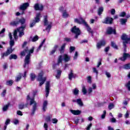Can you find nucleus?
Returning <instances> with one entry per match:
<instances>
[{
  "label": "nucleus",
  "instance_id": "obj_1",
  "mask_svg": "<svg viewBox=\"0 0 130 130\" xmlns=\"http://www.w3.org/2000/svg\"><path fill=\"white\" fill-rule=\"evenodd\" d=\"M30 101L29 105L32 106V108L31 110V115H34L35 114V112L37 110V103L35 101L34 98H31L29 95H27L26 97V103L24 104V103H21L18 105L19 109H24L25 107L27 108L28 105H29V103L28 101Z\"/></svg>",
  "mask_w": 130,
  "mask_h": 130
},
{
  "label": "nucleus",
  "instance_id": "obj_2",
  "mask_svg": "<svg viewBox=\"0 0 130 130\" xmlns=\"http://www.w3.org/2000/svg\"><path fill=\"white\" fill-rule=\"evenodd\" d=\"M34 49L35 48L32 47L30 50H29V47H26L25 49H24L20 53L21 56H25L26 55V53H28L26 55L25 59H24V64L23 65V68L24 69L26 68L27 65H28L30 63V58H31V54L34 52Z\"/></svg>",
  "mask_w": 130,
  "mask_h": 130
},
{
  "label": "nucleus",
  "instance_id": "obj_3",
  "mask_svg": "<svg viewBox=\"0 0 130 130\" xmlns=\"http://www.w3.org/2000/svg\"><path fill=\"white\" fill-rule=\"evenodd\" d=\"M74 22L77 23L79 25H84V26H85V27L86 28L87 31H88L89 33H90L91 35H93V34H94V31L92 30V28L90 27V26L88 25V23H87L86 20H85V19H83L82 17H80L79 19L78 18H75L74 19Z\"/></svg>",
  "mask_w": 130,
  "mask_h": 130
},
{
  "label": "nucleus",
  "instance_id": "obj_4",
  "mask_svg": "<svg viewBox=\"0 0 130 130\" xmlns=\"http://www.w3.org/2000/svg\"><path fill=\"white\" fill-rule=\"evenodd\" d=\"M10 46L7 48V50L5 52L1 54V58H5V57L9 56L11 53H13L15 50V48H13V46L15 45V41L14 40H10L9 42Z\"/></svg>",
  "mask_w": 130,
  "mask_h": 130
},
{
  "label": "nucleus",
  "instance_id": "obj_5",
  "mask_svg": "<svg viewBox=\"0 0 130 130\" xmlns=\"http://www.w3.org/2000/svg\"><path fill=\"white\" fill-rule=\"evenodd\" d=\"M71 32L72 33H73L74 34H75V36L74 37V38L75 39H78L79 35H81V30H80V28L79 27H77V26L75 25L71 29Z\"/></svg>",
  "mask_w": 130,
  "mask_h": 130
},
{
  "label": "nucleus",
  "instance_id": "obj_6",
  "mask_svg": "<svg viewBox=\"0 0 130 130\" xmlns=\"http://www.w3.org/2000/svg\"><path fill=\"white\" fill-rule=\"evenodd\" d=\"M44 25L47 26V27L45 28V30H46V31H48V33H49V32L50 31L51 28L52 27V22H50L48 24V20L47 19V15H46L44 17Z\"/></svg>",
  "mask_w": 130,
  "mask_h": 130
},
{
  "label": "nucleus",
  "instance_id": "obj_7",
  "mask_svg": "<svg viewBox=\"0 0 130 130\" xmlns=\"http://www.w3.org/2000/svg\"><path fill=\"white\" fill-rule=\"evenodd\" d=\"M43 75H44V73H43V71H41L40 73L38 74V81H39L40 82V86L41 87L44 83H45V81H46V77L43 78Z\"/></svg>",
  "mask_w": 130,
  "mask_h": 130
},
{
  "label": "nucleus",
  "instance_id": "obj_8",
  "mask_svg": "<svg viewBox=\"0 0 130 130\" xmlns=\"http://www.w3.org/2000/svg\"><path fill=\"white\" fill-rule=\"evenodd\" d=\"M26 23V19L25 18H22L20 19H19L18 21H14L10 23V25L11 26H17L19 25V24L20 23V25H23V24H25Z\"/></svg>",
  "mask_w": 130,
  "mask_h": 130
},
{
  "label": "nucleus",
  "instance_id": "obj_9",
  "mask_svg": "<svg viewBox=\"0 0 130 130\" xmlns=\"http://www.w3.org/2000/svg\"><path fill=\"white\" fill-rule=\"evenodd\" d=\"M29 6H30V4H29L28 3H23L22 5H20L19 7V10H21V11H22L21 13V15H23V14H24L25 10H27V8Z\"/></svg>",
  "mask_w": 130,
  "mask_h": 130
},
{
  "label": "nucleus",
  "instance_id": "obj_10",
  "mask_svg": "<svg viewBox=\"0 0 130 130\" xmlns=\"http://www.w3.org/2000/svg\"><path fill=\"white\" fill-rule=\"evenodd\" d=\"M106 34H107V35H111V34L116 35V30H115V29H113L111 27H108L106 30Z\"/></svg>",
  "mask_w": 130,
  "mask_h": 130
},
{
  "label": "nucleus",
  "instance_id": "obj_11",
  "mask_svg": "<svg viewBox=\"0 0 130 130\" xmlns=\"http://www.w3.org/2000/svg\"><path fill=\"white\" fill-rule=\"evenodd\" d=\"M50 90V82L47 81L46 83V98H47L49 95V91Z\"/></svg>",
  "mask_w": 130,
  "mask_h": 130
},
{
  "label": "nucleus",
  "instance_id": "obj_12",
  "mask_svg": "<svg viewBox=\"0 0 130 130\" xmlns=\"http://www.w3.org/2000/svg\"><path fill=\"white\" fill-rule=\"evenodd\" d=\"M104 24H109L111 25L113 23V18L109 17H107L103 22Z\"/></svg>",
  "mask_w": 130,
  "mask_h": 130
},
{
  "label": "nucleus",
  "instance_id": "obj_13",
  "mask_svg": "<svg viewBox=\"0 0 130 130\" xmlns=\"http://www.w3.org/2000/svg\"><path fill=\"white\" fill-rule=\"evenodd\" d=\"M106 44V41L105 40H102L96 44V47L98 49H100L102 46H105Z\"/></svg>",
  "mask_w": 130,
  "mask_h": 130
},
{
  "label": "nucleus",
  "instance_id": "obj_14",
  "mask_svg": "<svg viewBox=\"0 0 130 130\" xmlns=\"http://www.w3.org/2000/svg\"><path fill=\"white\" fill-rule=\"evenodd\" d=\"M34 8L35 11H43L44 6H43L42 4L40 5L39 3H37L35 4Z\"/></svg>",
  "mask_w": 130,
  "mask_h": 130
},
{
  "label": "nucleus",
  "instance_id": "obj_15",
  "mask_svg": "<svg viewBox=\"0 0 130 130\" xmlns=\"http://www.w3.org/2000/svg\"><path fill=\"white\" fill-rule=\"evenodd\" d=\"M127 58H130V54L129 53L124 52L123 53V56L120 57L119 59L122 61H125Z\"/></svg>",
  "mask_w": 130,
  "mask_h": 130
},
{
  "label": "nucleus",
  "instance_id": "obj_16",
  "mask_svg": "<svg viewBox=\"0 0 130 130\" xmlns=\"http://www.w3.org/2000/svg\"><path fill=\"white\" fill-rule=\"evenodd\" d=\"M77 77V74H74V71L73 70H70V73L68 75V78L70 80V81H72V79H76Z\"/></svg>",
  "mask_w": 130,
  "mask_h": 130
},
{
  "label": "nucleus",
  "instance_id": "obj_17",
  "mask_svg": "<svg viewBox=\"0 0 130 130\" xmlns=\"http://www.w3.org/2000/svg\"><path fill=\"white\" fill-rule=\"evenodd\" d=\"M25 29H26V24L24 23L22 25H21L20 27L17 28L18 32H23L25 31Z\"/></svg>",
  "mask_w": 130,
  "mask_h": 130
},
{
  "label": "nucleus",
  "instance_id": "obj_18",
  "mask_svg": "<svg viewBox=\"0 0 130 130\" xmlns=\"http://www.w3.org/2000/svg\"><path fill=\"white\" fill-rule=\"evenodd\" d=\"M66 45L67 44L64 43L63 44L61 47L59 49V51L60 52V54H62L64 53V50L66 49Z\"/></svg>",
  "mask_w": 130,
  "mask_h": 130
},
{
  "label": "nucleus",
  "instance_id": "obj_19",
  "mask_svg": "<svg viewBox=\"0 0 130 130\" xmlns=\"http://www.w3.org/2000/svg\"><path fill=\"white\" fill-rule=\"evenodd\" d=\"M70 112L72 114H74V115H80L81 113H82V111L77 110H70Z\"/></svg>",
  "mask_w": 130,
  "mask_h": 130
},
{
  "label": "nucleus",
  "instance_id": "obj_20",
  "mask_svg": "<svg viewBox=\"0 0 130 130\" xmlns=\"http://www.w3.org/2000/svg\"><path fill=\"white\" fill-rule=\"evenodd\" d=\"M40 17H41V13H38L34 20L36 23H39L40 22Z\"/></svg>",
  "mask_w": 130,
  "mask_h": 130
},
{
  "label": "nucleus",
  "instance_id": "obj_21",
  "mask_svg": "<svg viewBox=\"0 0 130 130\" xmlns=\"http://www.w3.org/2000/svg\"><path fill=\"white\" fill-rule=\"evenodd\" d=\"M63 59L65 62H68L71 60V57L67 54H64L63 56Z\"/></svg>",
  "mask_w": 130,
  "mask_h": 130
},
{
  "label": "nucleus",
  "instance_id": "obj_22",
  "mask_svg": "<svg viewBox=\"0 0 130 130\" xmlns=\"http://www.w3.org/2000/svg\"><path fill=\"white\" fill-rule=\"evenodd\" d=\"M57 48H58V45H55L53 47V49L50 52V55H52V54H54L57 50Z\"/></svg>",
  "mask_w": 130,
  "mask_h": 130
},
{
  "label": "nucleus",
  "instance_id": "obj_23",
  "mask_svg": "<svg viewBox=\"0 0 130 130\" xmlns=\"http://www.w3.org/2000/svg\"><path fill=\"white\" fill-rule=\"evenodd\" d=\"M48 104V103L47 101H45L43 103V110L44 112H45V111H46V109H47Z\"/></svg>",
  "mask_w": 130,
  "mask_h": 130
},
{
  "label": "nucleus",
  "instance_id": "obj_24",
  "mask_svg": "<svg viewBox=\"0 0 130 130\" xmlns=\"http://www.w3.org/2000/svg\"><path fill=\"white\" fill-rule=\"evenodd\" d=\"M62 60H63V59L62 58V55H60L58 57L57 64H59V63H62Z\"/></svg>",
  "mask_w": 130,
  "mask_h": 130
},
{
  "label": "nucleus",
  "instance_id": "obj_25",
  "mask_svg": "<svg viewBox=\"0 0 130 130\" xmlns=\"http://www.w3.org/2000/svg\"><path fill=\"white\" fill-rule=\"evenodd\" d=\"M9 59L12 60V59H17L18 58V56L15 54H12L10 55L9 56Z\"/></svg>",
  "mask_w": 130,
  "mask_h": 130
},
{
  "label": "nucleus",
  "instance_id": "obj_26",
  "mask_svg": "<svg viewBox=\"0 0 130 130\" xmlns=\"http://www.w3.org/2000/svg\"><path fill=\"white\" fill-rule=\"evenodd\" d=\"M120 22L121 25H125V24H126V22H127V19L121 18L120 19Z\"/></svg>",
  "mask_w": 130,
  "mask_h": 130
},
{
  "label": "nucleus",
  "instance_id": "obj_27",
  "mask_svg": "<svg viewBox=\"0 0 130 130\" xmlns=\"http://www.w3.org/2000/svg\"><path fill=\"white\" fill-rule=\"evenodd\" d=\"M103 11H104V10L102 7H101L99 8V10L98 12L99 16L102 15V13H103Z\"/></svg>",
  "mask_w": 130,
  "mask_h": 130
},
{
  "label": "nucleus",
  "instance_id": "obj_28",
  "mask_svg": "<svg viewBox=\"0 0 130 130\" xmlns=\"http://www.w3.org/2000/svg\"><path fill=\"white\" fill-rule=\"evenodd\" d=\"M111 45L113 48H114V49H118V47L116 45V44H115L114 42H111Z\"/></svg>",
  "mask_w": 130,
  "mask_h": 130
},
{
  "label": "nucleus",
  "instance_id": "obj_29",
  "mask_svg": "<svg viewBox=\"0 0 130 130\" xmlns=\"http://www.w3.org/2000/svg\"><path fill=\"white\" fill-rule=\"evenodd\" d=\"M30 78L31 81H35V79L36 78V75L34 73H31L30 75Z\"/></svg>",
  "mask_w": 130,
  "mask_h": 130
},
{
  "label": "nucleus",
  "instance_id": "obj_30",
  "mask_svg": "<svg viewBox=\"0 0 130 130\" xmlns=\"http://www.w3.org/2000/svg\"><path fill=\"white\" fill-rule=\"evenodd\" d=\"M69 15L68 14V12H67V10H64L62 13V17L63 18H68L69 17Z\"/></svg>",
  "mask_w": 130,
  "mask_h": 130
},
{
  "label": "nucleus",
  "instance_id": "obj_31",
  "mask_svg": "<svg viewBox=\"0 0 130 130\" xmlns=\"http://www.w3.org/2000/svg\"><path fill=\"white\" fill-rule=\"evenodd\" d=\"M22 79V74L19 73L15 79L16 82H19Z\"/></svg>",
  "mask_w": 130,
  "mask_h": 130
},
{
  "label": "nucleus",
  "instance_id": "obj_32",
  "mask_svg": "<svg viewBox=\"0 0 130 130\" xmlns=\"http://www.w3.org/2000/svg\"><path fill=\"white\" fill-rule=\"evenodd\" d=\"M82 92L83 95H86V94H87V89H86V87L85 86V85H83L82 86Z\"/></svg>",
  "mask_w": 130,
  "mask_h": 130
},
{
  "label": "nucleus",
  "instance_id": "obj_33",
  "mask_svg": "<svg viewBox=\"0 0 130 130\" xmlns=\"http://www.w3.org/2000/svg\"><path fill=\"white\" fill-rule=\"evenodd\" d=\"M77 103L80 106H83L84 104H83V102L82 101V100L81 99H78L77 100Z\"/></svg>",
  "mask_w": 130,
  "mask_h": 130
},
{
  "label": "nucleus",
  "instance_id": "obj_34",
  "mask_svg": "<svg viewBox=\"0 0 130 130\" xmlns=\"http://www.w3.org/2000/svg\"><path fill=\"white\" fill-rule=\"evenodd\" d=\"M14 84L13 80H11L6 82V85L7 86H12Z\"/></svg>",
  "mask_w": 130,
  "mask_h": 130
},
{
  "label": "nucleus",
  "instance_id": "obj_35",
  "mask_svg": "<svg viewBox=\"0 0 130 130\" xmlns=\"http://www.w3.org/2000/svg\"><path fill=\"white\" fill-rule=\"evenodd\" d=\"M9 106H10V104H8L5 106H4L3 108V111H7L8 109H9Z\"/></svg>",
  "mask_w": 130,
  "mask_h": 130
},
{
  "label": "nucleus",
  "instance_id": "obj_36",
  "mask_svg": "<svg viewBox=\"0 0 130 130\" xmlns=\"http://www.w3.org/2000/svg\"><path fill=\"white\" fill-rule=\"evenodd\" d=\"M74 121L75 124H77V125L79 124V122L80 121V117H78L76 119H74Z\"/></svg>",
  "mask_w": 130,
  "mask_h": 130
},
{
  "label": "nucleus",
  "instance_id": "obj_37",
  "mask_svg": "<svg viewBox=\"0 0 130 130\" xmlns=\"http://www.w3.org/2000/svg\"><path fill=\"white\" fill-rule=\"evenodd\" d=\"M125 70H130V63L124 65Z\"/></svg>",
  "mask_w": 130,
  "mask_h": 130
},
{
  "label": "nucleus",
  "instance_id": "obj_38",
  "mask_svg": "<svg viewBox=\"0 0 130 130\" xmlns=\"http://www.w3.org/2000/svg\"><path fill=\"white\" fill-rule=\"evenodd\" d=\"M38 39H39L38 36H36L32 38V42H35L36 41H37L38 40Z\"/></svg>",
  "mask_w": 130,
  "mask_h": 130
},
{
  "label": "nucleus",
  "instance_id": "obj_39",
  "mask_svg": "<svg viewBox=\"0 0 130 130\" xmlns=\"http://www.w3.org/2000/svg\"><path fill=\"white\" fill-rule=\"evenodd\" d=\"M106 116V110H104L103 111V114L101 116V118L102 119H104V118H105Z\"/></svg>",
  "mask_w": 130,
  "mask_h": 130
},
{
  "label": "nucleus",
  "instance_id": "obj_40",
  "mask_svg": "<svg viewBox=\"0 0 130 130\" xmlns=\"http://www.w3.org/2000/svg\"><path fill=\"white\" fill-rule=\"evenodd\" d=\"M73 93L74 95H78L79 94V89L75 88L73 90Z\"/></svg>",
  "mask_w": 130,
  "mask_h": 130
},
{
  "label": "nucleus",
  "instance_id": "obj_41",
  "mask_svg": "<svg viewBox=\"0 0 130 130\" xmlns=\"http://www.w3.org/2000/svg\"><path fill=\"white\" fill-rule=\"evenodd\" d=\"M113 107H114V104L113 103H110L108 106V108L110 109V110H111V109H113Z\"/></svg>",
  "mask_w": 130,
  "mask_h": 130
},
{
  "label": "nucleus",
  "instance_id": "obj_42",
  "mask_svg": "<svg viewBox=\"0 0 130 130\" xmlns=\"http://www.w3.org/2000/svg\"><path fill=\"white\" fill-rule=\"evenodd\" d=\"M46 121H47V122H49V121H51V116H48L46 118Z\"/></svg>",
  "mask_w": 130,
  "mask_h": 130
},
{
  "label": "nucleus",
  "instance_id": "obj_43",
  "mask_svg": "<svg viewBox=\"0 0 130 130\" xmlns=\"http://www.w3.org/2000/svg\"><path fill=\"white\" fill-rule=\"evenodd\" d=\"M125 16H126V13H125V12H121V13L120 14V17H125Z\"/></svg>",
  "mask_w": 130,
  "mask_h": 130
},
{
  "label": "nucleus",
  "instance_id": "obj_44",
  "mask_svg": "<svg viewBox=\"0 0 130 130\" xmlns=\"http://www.w3.org/2000/svg\"><path fill=\"white\" fill-rule=\"evenodd\" d=\"M101 61H102V59L100 58L99 59V61L96 66L97 68H99V67H100L101 66V64H102V63L101 62Z\"/></svg>",
  "mask_w": 130,
  "mask_h": 130
},
{
  "label": "nucleus",
  "instance_id": "obj_45",
  "mask_svg": "<svg viewBox=\"0 0 130 130\" xmlns=\"http://www.w3.org/2000/svg\"><path fill=\"white\" fill-rule=\"evenodd\" d=\"M87 83H92V77L91 76L87 77Z\"/></svg>",
  "mask_w": 130,
  "mask_h": 130
},
{
  "label": "nucleus",
  "instance_id": "obj_46",
  "mask_svg": "<svg viewBox=\"0 0 130 130\" xmlns=\"http://www.w3.org/2000/svg\"><path fill=\"white\" fill-rule=\"evenodd\" d=\"M105 75L107 76V78H111V74L109 73V72L106 71Z\"/></svg>",
  "mask_w": 130,
  "mask_h": 130
},
{
  "label": "nucleus",
  "instance_id": "obj_47",
  "mask_svg": "<svg viewBox=\"0 0 130 130\" xmlns=\"http://www.w3.org/2000/svg\"><path fill=\"white\" fill-rule=\"evenodd\" d=\"M6 94H7V90L4 89L3 92L1 93V95L2 96H3V97H5V96L6 95Z\"/></svg>",
  "mask_w": 130,
  "mask_h": 130
},
{
  "label": "nucleus",
  "instance_id": "obj_48",
  "mask_svg": "<svg viewBox=\"0 0 130 130\" xmlns=\"http://www.w3.org/2000/svg\"><path fill=\"white\" fill-rule=\"evenodd\" d=\"M76 49V47L74 46H71L70 48V52H73Z\"/></svg>",
  "mask_w": 130,
  "mask_h": 130
},
{
  "label": "nucleus",
  "instance_id": "obj_49",
  "mask_svg": "<svg viewBox=\"0 0 130 130\" xmlns=\"http://www.w3.org/2000/svg\"><path fill=\"white\" fill-rule=\"evenodd\" d=\"M35 24H36V22L34 20V21L30 24V27L32 28V27H34Z\"/></svg>",
  "mask_w": 130,
  "mask_h": 130
},
{
  "label": "nucleus",
  "instance_id": "obj_50",
  "mask_svg": "<svg viewBox=\"0 0 130 130\" xmlns=\"http://www.w3.org/2000/svg\"><path fill=\"white\" fill-rule=\"evenodd\" d=\"M44 128H45V130H48V125L47 124V123H44Z\"/></svg>",
  "mask_w": 130,
  "mask_h": 130
},
{
  "label": "nucleus",
  "instance_id": "obj_51",
  "mask_svg": "<svg viewBox=\"0 0 130 130\" xmlns=\"http://www.w3.org/2000/svg\"><path fill=\"white\" fill-rule=\"evenodd\" d=\"M10 122H11V120H10V119H7L5 122V125H8V124H10Z\"/></svg>",
  "mask_w": 130,
  "mask_h": 130
},
{
  "label": "nucleus",
  "instance_id": "obj_52",
  "mask_svg": "<svg viewBox=\"0 0 130 130\" xmlns=\"http://www.w3.org/2000/svg\"><path fill=\"white\" fill-rule=\"evenodd\" d=\"M52 121L53 123H57V121H58V120L56 118H53L52 119Z\"/></svg>",
  "mask_w": 130,
  "mask_h": 130
},
{
  "label": "nucleus",
  "instance_id": "obj_53",
  "mask_svg": "<svg viewBox=\"0 0 130 130\" xmlns=\"http://www.w3.org/2000/svg\"><path fill=\"white\" fill-rule=\"evenodd\" d=\"M17 114L18 115H20V116H22L23 115V113H22V111L18 110L17 112Z\"/></svg>",
  "mask_w": 130,
  "mask_h": 130
},
{
  "label": "nucleus",
  "instance_id": "obj_54",
  "mask_svg": "<svg viewBox=\"0 0 130 130\" xmlns=\"http://www.w3.org/2000/svg\"><path fill=\"white\" fill-rule=\"evenodd\" d=\"M19 32V37H22L23 35H25V33H24V31H18Z\"/></svg>",
  "mask_w": 130,
  "mask_h": 130
},
{
  "label": "nucleus",
  "instance_id": "obj_55",
  "mask_svg": "<svg viewBox=\"0 0 130 130\" xmlns=\"http://www.w3.org/2000/svg\"><path fill=\"white\" fill-rule=\"evenodd\" d=\"M93 72L95 73L96 75H98V70L95 68H93Z\"/></svg>",
  "mask_w": 130,
  "mask_h": 130
},
{
  "label": "nucleus",
  "instance_id": "obj_56",
  "mask_svg": "<svg viewBox=\"0 0 130 130\" xmlns=\"http://www.w3.org/2000/svg\"><path fill=\"white\" fill-rule=\"evenodd\" d=\"M92 127V123H90L89 125H88L87 127H86V130H90V128Z\"/></svg>",
  "mask_w": 130,
  "mask_h": 130
},
{
  "label": "nucleus",
  "instance_id": "obj_57",
  "mask_svg": "<svg viewBox=\"0 0 130 130\" xmlns=\"http://www.w3.org/2000/svg\"><path fill=\"white\" fill-rule=\"evenodd\" d=\"M61 70H57V75H58L59 76H61Z\"/></svg>",
  "mask_w": 130,
  "mask_h": 130
},
{
  "label": "nucleus",
  "instance_id": "obj_58",
  "mask_svg": "<svg viewBox=\"0 0 130 130\" xmlns=\"http://www.w3.org/2000/svg\"><path fill=\"white\" fill-rule=\"evenodd\" d=\"M109 49H110V47L108 46L105 48V51L106 52H108V51H109Z\"/></svg>",
  "mask_w": 130,
  "mask_h": 130
},
{
  "label": "nucleus",
  "instance_id": "obj_59",
  "mask_svg": "<svg viewBox=\"0 0 130 130\" xmlns=\"http://www.w3.org/2000/svg\"><path fill=\"white\" fill-rule=\"evenodd\" d=\"M78 57V52H75V56L73 57L74 59H77Z\"/></svg>",
  "mask_w": 130,
  "mask_h": 130
},
{
  "label": "nucleus",
  "instance_id": "obj_60",
  "mask_svg": "<svg viewBox=\"0 0 130 130\" xmlns=\"http://www.w3.org/2000/svg\"><path fill=\"white\" fill-rule=\"evenodd\" d=\"M64 41H66L67 42H71V38H65Z\"/></svg>",
  "mask_w": 130,
  "mask_h": 130
},
{
  "label": "nucleus",
  "instance_id": "obj_61",
  "mask_svg": "<svg viewBox=\"0 0 130 130\" xmlns=\"http://www.w3.org/2000/svg\"><path fill=\"white\" fill-rule=\"evenodd\" d=\"M63 10H64L63 6H61L59 8V10L60 11V12H63L64 11Z\"/></svg>",
  "mask_w": 130,
  "mask_h": 130
},
{
  "label": "nucleus",
  "instance_id": "obj_62",
  "mask_svg": "<svg viewBox=\"0 0 130 130\" xmlns=\"http://www.w3.org/2000/svg\"><path fill=\"white\" fill-rule=\"evenodd\" d=\"M42 46H43V45L42 44H40L39 46V47L38 48L37 50V51L38 52L39 50H40L41 49V47H42Z\"/></svg>",
  "mask_w": 130,
  "mask_h": 130
},
{
  "label": "nucleus",
  "instance_id": "obj_63",
  "mask_svg": "<svg viewBox=\"0 0 130 130\" xmlns=\"http://www.w3.org/2000/svg\"><path fill=\"white\" fill-rule=\"evenodd\" d=\"M111 15H114V14H115V9H111Z\"/></svg>",
  "mask_w": 130,
  "mask_h": 130
},
{
  "label": "nucleus",
  "instance_id": "obj_64",
  "mask_svg": "<svg viewBox=\"0 0 130 130\" xmlns=\"http://www.w3.org/2000/svg\"><path fill=\"white\" fill-rule=\"evenodd\" d=\"M111 122L113 123L116 122V119H115V118H112L111 119Z\"/></svg>",
  "mask_w": 130,
  "mask_h": 130
}]
</instances>
